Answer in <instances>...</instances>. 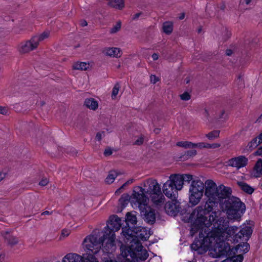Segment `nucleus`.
<instances>
[{"mask_svg": "<svg viewBox=\"0 0 262 262\" xmlns=\"http://www.w3.org/2000/svg\"><path fill=\"white\" fill-rule=\"evenodd\" d=\"M205 195L207 198L206 204L203 206H198L193 211L192 214L196 216L198 220L192 225L190 234L193 236L195 232L204 226L209 227L221 217L220 211H213L214 207L225 199L224 203L220 204L223 211L226 212L228 217L233 221H239L245 211V204L236 197H229L231 189L223 185L217 186L212 180H208L205 182Z\"/></svg>", "mask_w": 262, "mask_h": 262, "instance_id": "f257e3e1", "label": "nucleus"}, {"mask_svg": "<svg viewBox=\"0 0 262 262\" xmlns=\"http://www.w3.org/2000/svg\"><path fill=\"white\" fill-rule=\"evenodd\" d=\"M238 229L235 226L229 227V222L225 217H220L214 224L208 238L211 243H215V251L217 253V256L231 254V247L228 242L238 243L242 238L246 241L252 232L251 227L243 225L239 231L235 234Z\"/></svg>", "mask_w": 262, "mask_h": 262, "instance_id": "f03ea898", "label": "nucleus"}, {"mask_svg": "<svg viewBox=\"0 0 262 262\" xmlns=\"http://www.w3.org/2000/svg\"><path fill=\"white\" fill-rule=\"evenodd\" d=\"M85 253L82 256L70 253L63 258L62 262H98L96 255L98 253V232L97 229L86 236L82 242Z\"/></svg>", "mask_w": 262, "mask_h": 262, "instance_id": "7ed1b4c3", "label": "nucleus"}, {"mask_svg": "<svg viewBox=\"0 0 262 262\" xmlns=\"http://www.w3.org/2000/svg\"><path fill=\"white\" fill-rule=\"evenodd\" d=\"M121 219L116 215L110 217L108 223L105 227L103 237L99 238V245L101 244L103 250L107 253H112L116 248L115 232L118 231L121 226Z\"/></svg>", "mask_w": 262, "mask_h": 262, "instance_id": "20e7f679", "label": "nucleus"}, {"mask_svg": "<svg viewBox=\"0 0 262 262\" xmlns=\"http://www.w3.org/2000/svg\"><path fill=\"white\" fill-rule=\"evenodd\" d=\"M120 250L121 255L126 258V262L145 260L149 256L147 250L138 241H134V244H132L129 246L122 245Z\"/></svg>", "mask_w": 262, "mask_h": 262, "instance_id": "39448f33", "label": "nucleus"}, {"mask_svg": "<svg viewBox=\"0 0 262 262\" xmlns=\"http://www.w3.org/2000/svg\"><path fill=\"white\" fill-rule=\"evenodd\" d=\"M149 199L145 195L134 191L131 196V202L138 207L141 213L144 216L145 220L149 224H152L156 220L155 210L148 206Z\"/></svg>", "mask_w": 262, "mask_h": 262, "instance_id": "423d86ee", "label": "nucleus"}, {"mask_svg": "<svg viewBox=\"0 0 262 262\" xmlns=\"http://www.w3.org/2000/svg\"><path fill=\"white\" fill-rule=\"evenodd\" d=\"M204 183L200 180H192L189 188V203L193 206L199 203L203 194Z\"/></svg>", "mask_w": 262, "mask_h": 262, "instance_id": "0eeeda50", "label": "nucleus"}, {"mask_svg": "<svg viewBox=\"0 0 262 262\" xmlns=\"http://www.w3.org/2000/svg\"><path fill=\"white\" fill-rule=\"evenodd\" d=\"M200 229H202V231L200 232L199 233V238L200 239H195L193 243L191 245V248L194 251H198L200 248H202L203 246H206L207 247H213V251L214 252L213 257H216L215 256V243H211V241L209 240V238H208V236L209 235V234L212 231V229L210 231L208 232L206 235L205 236V235L203 233V228H200ZM199 229L195 232L196 233Z\"/></svg>", "mask_w": 262, "mask_h": 262, "instance_id": "6e6552de", "label": "nucleus"}, {"mask_svg": "<svg viewBox=\"0 0 262 262\" xmlns=\"http://www.w3.org/2000/svg\"><path fill=\"white\" fill-rule=\"evenodd\" d=\"M249 245L246 242H243L241 244H238L236 246L235 248H231V254H224L221 256H217V253L215 252V256L216 257H220L223 256H231L232 254H234L235 253H239V254L236 255V256L238 255H241L243 257V254H245L247 253L249 249ZM233 257H235V256H231V257H228V258H231Z\"/></svg>", "mask_w": 262, "mask_h": 262, "instance_id": "1a4fd4ad", "label": "nucleus"}, {"mask_svg": "<svg viewBox=\"0 0 262 262\" xmlns=\"http://www.w3.org/2000/svg\"><path fill=\"white\" fill-rule=\"evenodd\" d=\"M145 187L148 188L146 189V190L145 188H141L140 192H139L140 194H144V193H148L149 194H151L152 192H159L160 190H161V187L160 185L155 180L149 179L146 181V183L144 184Z\"/></svg>", "mask_w": 262, "mask_h": 262, "instance_id": "9d476101", "label": "nucleus"}, {"mask_svg": "<svg viewBox=\"0 0 262 262\" xmlns=\"http://www.w3.org/2000/svg\"><path fill=\"white\" fill-rule=\"evenodd\" d=\"M248 159L245 156H239L229 159L227 163L228 166L239 169L245 167L248 164Z\"/></svg>", "mask_w": 262, "mask_h": 262, "instance_id": "9b49d317", "label": "nucleus"}, {"mask_svg": "<svg viewBox=\"0 0 262 262\" xmlns=\"http://www.w3.org/2000/svg\"><path fill=\"white\" fill-rule=\"evenodd\" d=\"M163 192L165 195L171 200H175L178 196V192L174 187V186L171 185V182L167 181L163 186Z\"/></svg>", "mask_w": 262, "mask_h": 262, "instance_id": "f8f14e48", "label": "nucleus"}, {"mask_svg": "<svg viewBox=\"0 0 262 262\" xmlns=\"http://www.w3.org/2000/svg\"><path fill=\"white\" fill-rule=\"evenodd\" d=\"M36 38L32 37L30 40L26 41L25 42L21 43L19 50L20 53H26L35 49L38 46L36 44Z\"/></svg>", "mask_w": 262, "mask_h": 262, "instance_id": "ddd939ff", "label": "nucleus"}, {"mask_svg": "<svg viewBox=\"0 0 262 262\" xmlns=\"http://www.w3.org/2000/svg\"><path fill=\"white\" fill-rule=\"evenodd\" d=\"M171 200L165 204V210L168 214L175 215L180 211V202L177 199Z\"/></svg>", "mask_w": 262, "mask_h": 262, "instance_id": "4468645a", "label": "nucleus"}, {"mask_svg": "<svg viewBox=\"0 0 262 262\" xmlns=\"http://www.w3.org/2000/svg\"><path fill=\"white\" fill-rule=\"evenodd\" d=\"M167 181L171 182V185L174 186L177 191L181 190L183 187L184 182L181 174H172Z\"/></svg>", "mask_w": 262, "mask_h": 262, "instance_id": "2eb2a0df", "label": "nucleus"}, {"mask_svg": "<svg viewBox=\"0 0 262 262\" xmlns=\"http://www.w3.org/2000/svg\"><path fill=\"white\" fill-rule=\"evenodd\" d=\"M122 233L127 240V241L125 242L127 243L128 242L130 241V245L132 244H134V241H137L136 239H135V228L133 230L128 227H123L122 229Z\"/></svg>", "mask_w": 262, "mask_h": 262, "instance_id": "dca6fc26", "label": "nucleus"}, {"mask_svg": "<svg viewBox=\"0 0 262 262\" xmlns=\"http://www.w3.org/2000/svg\"><path fill=\"white\" fill-rule=\"evenodd\" d=\"M135 230V239H136L138 242H139V239L143 241H147L149 237L150 234L147 232V231L145 228L138 227L136 228Z\"/></svg>", "mask_w": 262, "mask_h": 262, "instance_id": "f3484780", "label": "nucleus"}, {"mask_svg": "<svg viewBox=\"0 0 262 262\" xmlns=\"http://www.w3.org/2000/svg\"><path fill=\"white\" fill-rule=\"evenodd\" d=\"M151 201L156 205H161L164 202L165 198L161 192V190L159 193L156 192L149 194Z\"/></svg>", "mask_w": 262, "mask_h": 262, "instance_id": "a211bd4d", "label": "nucleus"}, {"mask_svg": "<svg viewBox=\"0 0 262 262\" xmlns=\"http://www.w3.org/2000/svg\"><path fill=\"white\" fill-rule=\"evenodd\" d=\"M121 51L118 48H107L102 51V53L105 55L118 58L121 56Z\"/></svg>", "mask_w": 262, "mask_h": 262, "instance_id": "6ab92c4d", "label": "nucleus"}, {"mask_svg": "<svg viewBox=\"0 0 262 262\" xmlns=\"http://www.w3.org/2000/svg\"><path fill=\"white\" fill-rule=\"evenodd\" d=\"M262 174V159H259L255 163L252 175L253 177L258 178Z\"/></svg>", "mask_w": 262, "mask_h": 262, "instance_id": "aec40b11", "label": "nucleus"}, {"mask_svg": "<svg viewBox=\"0 0 262 262\" xmlns=\"http://www.w3.org/2000/svg\"><path fill=\"white\" fill-rule=\"evenodd\" d=\"M5 242L11 247H13L18 243V238L7 232L4 236Z\"/></svg>", "mask_w": 262, "mask_h": 262, "instance_id": "412c9836", "label": "nucleus"}, {"mask_svg": "<svg viewBox=\"0 0 262 262\" xmlns=\"http://www.w3.org/2000/svg\"><path fill=\"white\" fill-rule=\"evenodd\" d=\"M261 143H262V133L249 142L247 144V147L252 150Z\"/></svg>", "mask_w": 262, "mask_h": 262, "instance_id": "4be33fe9", "label": "nucleus"}, {"mask_svg": "<svg viewBox=\"0 0 262 262\" xmlns=\"http://www.w3.org/2000/svg\"><path fill=\"white\" fill-rule=\"evenodd\" d=\"M108 5L118 10H122L124 7V0H111L108 3Z\"/></svg>", "mask_w": 262, "mask_h": 262, "instance_id": "5701e85b", "label": "nucleus"}, {"mask_svg": "<svg viewBox=\"0 0 262 262\" xmlns=\"http://www.w3.org/2000/svg\"><path fill=\"white\" fill-rule=\"evenodd\" d=\"M90 63L86 62L77 61L73 63L72 69L77 70H87L89 69Z\"/></svg>", "mask_w": 262, "mask_h": 262, "instance_id": "b1692460", "label": "nucleus"}, {"mask_svg": "<svg viewBox=\"0 0 262 262\" xmlns=\"http://www.w3.org/2000/svg\"><path fill=\"white\" fill-rule=\"evenodd\" d=\"M173 24L171 21H165L162 25V30L167 35H170L173 31Z\"/></svg>", "mask_w": 262, "mask_h": 262, "instance_id": "393cba45", "label": "nucleus"}, {"mask_svg": "<svg viewBox=\"0 0 262 262\" xmlns=\"http://www.w3.org/2000/svg\"><path fill=\"white\" fill-rule=\"evenodd\" d=\"M237 184L243 191L249 194L254 192V189L245 182H237Z\"/></svg>", "mask_w": 262, "mask_h": 262, "instance_id": "a878e982", "label": "nucleus"}, {"mask_svg": "<svg viewBox=\"0 0 262 262\" xmlns=\"http://www.w3.org/2000/svg\"><path fill=\"white\" fill-rule=\"evenodd\" d=\"M84 105L91 110H95L98 106V103L94 98H88L85 100Z\"/></svg>", "mask_w": 262, "mask_h": 262, "instance_id": "bb28decb", "label": "nucleus"}, {"mask_svg": "<svg viewBox=\"0 0 262 262\" xmlns=\"http://www.w3.org/2000/svg\"><path fill=\"white\" fill-rule=\"evenodd\" d=\"M125 221L127 225L129 224L135 225L137 222L136 215L133 213L127 212L126 214Z\"/></svg>", "mask_w": 262, "mask_h": 262, "instance_id": "cd10ccee", "label": "nucleus"}, {"mask_svg": "<svg viewBox=\"0 0 262 262\" xmlns=\"http://www.w3.org/2000/svg\"><path fill=\"white\" fill-rule=\"evenodd\" d=\"M177 146L184 148H193V143L189 141H179L176 144Z\"/></svg>", "mask_w": 262, "mask_h": 262, "instance_id": "c85d7f7f", "label": "nucleus"}, {"mask_svg": "<svg viewBox=\"0 0 262 262\" xmlns=\"http://www.w3.org/2000/svg\"><path fill=\"white\" fill-rule=\"evenodd\" d=\"M117 176V172L115 171H112L110 172L107 177L105 179V182L108 184L112 183Z\"/></svg>", "mask_w": 262, "mask_h": 262, "instance_id": "c756f323", "label": "nucleus"}, {"mask_svg": "<svg viewBox=\"0 0 262 262\" xmlns=\"http://www.w3.org/2000/svg\"><path fill=\"white\" fill-rule=\"evenodd\" d=\"M220 132L219 130H213L206 135V137L210 140H214L219 137Z\"/></svg>", "mask_w": 262, "mask_h": 262, "instance_id": "7c9ffc66", "label": "nucleus"}, {"mask_svg": "<svg viewBox=\"0 0 262 262\" xmlns=\"http://www.w3.org/2000/svg\"><path fill=\"white\" fill-rule=\"evenodd\" d=\"M49 36V33L47 32H43L41 34H40L39 36H33V38H36L37 41H36V44L37 46L39 44V42L40 41H42L44 40L45 39L48 38Z\"/></svg>", "mask_w": 262, "mask_h": 262, "instance_id": "2f4dec72", "label": "nucleus"}, {"mask_svg": "<svg viewBox=\"0 0 262 262\" xmlns=\"http://www.w3.org/2000/svg\"><path fill=\"white\" fill-rule=\"evenodd\" d=\"M120 86L118 83H117L114 86L112 92V99H116L117 96L119 93Z\"/></svg>", "mask_w": 262, "mask_h": 262, "instance_id": "473e14b6", "label": "nucleus"}, {"mask_svg": "<svg viewBox=\"0 0 262 262\" xmlns=\"http://www.w3.org/2000/svg\"><path fill=\"white\" fill-rule=\"evenodd\" d=\"M243 257L241 255H238L233 257L231 258H226L221 262H242Z\"/></svg>", "mask_w": 262, "mask_h": 262, "instance_id": "72a5a7b5", "label": "nucleus"}, {"mask_svg": "<svg viewBox=\"0 0 262 262\" xmlns=\"http://www.w3.org/2000/svg\"><path fill=\"white\" fill-rule=\"evenodd\" d=\"M121 27V22L120 21H117L116 24L111 29L110 33L111 34H115L117 33L120 30Z\"/></svg>", "mask_w": 262, "mask_h": 262, "instance_id": "f704fd0d", "label": "nucleus"}, {"mask_svg": "<svg viewBox=\"0 0 262 262\" xmlns=\"http://www.w3.org/2000/svg\"><path fill=\"white\" fill-rule=\"evenodd\" d=\"M181 99L184 101H188L191 98V96L189 93L185 92L180 95Z\"/></svg>", "mask_w": 262, "mask_h": 262, "instance_id": "c9c22d12", "label": "nucleus"}, {"mask_svg": "<svg viewBox=\"0 0 262 262\" xmlns=\"http://www.w3.org/2000/svg\"><path fill=\"white\" fill-rule=\"evenodd\" d=\"M181 176L183 177V180L184 181L189 182L190 181H192L193 179V176L191 174H181Z\"/></svg>", "mask_w": 262, "mask_h": 262, "instance_id": "e433bc0d", "label": "nucleus"}, {"mask_svg": "<svg viewBox=\"0 0 262 262\" xmlns=\"http://www.w3.org/2000/svg\"><path fill=\"white\" fill-rule=\"evenodd\" d=\"M134 181L133 179H129L127 182H126L124 184H123L119 188H118L115 192V193H120V190L125 186L127 185H129L130 184H132Z\"/></svg>", "mask_w": 262, "mask_h": 262, "instance_id": "4c0bfd02", "label": "nucleus"}, {"mask_svg": "<svg viewBox=\"0 0 262 262\" xmlns=\"http://www.w3.org/2000/svg\"><path fill=\"white\" fill-rule=\"evenodd\" d=\"M100 120L103 122L106 126H108L111 123L110 117L105 118L103 116H101L100 117Z\"/></svg>", "mask_w": 262, "mask_h": 262, "instance_id": "58836bf2", "label": "nucleus"}, {"mask_svg": "<svg viewBox=\"0 0 262 262\" xmlns=\"http://www.w3.org/2000/svg\"><path fill=\"white\" fill-rule=\"evenodd\" d=\"M144 141V139L143 137H139L134 143V145H140L143 144Z\"/></svg>", "mask_w": 262, "mask_h": 262, "instance_id": "ea45409f", "label": "nucleus"}, {"mask_svg": "<svg viewBox=\"0 0 262 262\" xmlns=\"http://www.w3.org/2000/svg\"><path fill=\"white\" fill-rule=\"evenodd\" d=\"M150 82H158L161 80L159 77L152 74L150 75Z\"/></svg>", "mask_w": 262, "mask_h": 262, "instance_id": "a19ab883", "label": "nucleus"}, {"mask_svg": "<svg viewBox=\"0 0 262 262\" xmlns=\"http://www.w3.org/2000/svg\"><path fill=\"white\" fill-rule=\"evenodd\" d=\"M193 148L196 147H199L200 148H205V143H193Z\"/></svg>", "mask_w": 262, "mask_h": 262, "instance_id": "79ce46f5", "label": "nucleus"}, {"mask_svg": "<svg viewBox=\"0 0 262 262\" xmlns=\"http://www.w3.org/2000/svg\"><path fill=\"white\" fill-rule=\"evenodd\" d=\"M48 183L49 181L47 180V179H43L39 182V185L41 186H45L48 184Z\"/></svg>", "mask_w": 262, "mask_h": 262, "instance_id": "37998d69", "label": "nucleus"}, {"mask_svg": "<svg viewBox=\"0 0 262 262\" xmlns=\"http://www.w3.org/2000/svg\"><path fill=\"white\" fill-rule=\"evenodd\" d=\"M112 154V150L111 148H107L105 149L104 155L105 156H108Z\"/></svg>", "mask_w": 262, "mask_h": 262, "instance_id": "c03bdc74", "label": "nucleus"}, {"mask_svg": "<svg viewBox=\"0 0 262 262\" xmlns=\"http://www.w3.org/2000/svg\"><path fill=\"white\" fill-rule=\"evenodd\" d=\"M8 112V110L6 107H3L0 106V114L3 115H6Z\"/></svg>", "mask_w": 262, "mask_h": 262, "instance_id": "a18cd8bd", "label": "nucleus"}, {"mask_svg": "<svg viewBox=\"0 0 262 262\" xmlns=\"http://www.w3.org/2000/svg\"><path fill=\"white\" fill-rule=\"evenodd\" d=\"M255 156H262V146L259 147L254 152Z\"/></svg>", "mask_w": 262, "mask_h": 262, "instance_id": "49530a36", "label": "nucleus"}, {"mask_svg": "<svg viewBox=\"0 0 262 262\" xmlns=\"http://www.w3.org/2000/svg\"><path fill=\"white\" fill-rule=\"evenodd\" d=\"M69 234L70 232L69 230L66 229H63L62 230L61 235L63 236V237L68 236L69 235Z\"/></svg>", "mask_w": 262, "mask_h": 262, "instance_id": "de8ad7c7", "label": "nucleus"}, {"mask_svg": "<svg viewBox=\"0 0 262 262\" xmlns=\"http://www.w3.org/2000/svg\"><path fill=\"white\" fill-rule=\"evenodd\" d=\"M196 154V151L195 150H191L187 151V155L190 156H193Z\"/></svg>", "mask_w": 262, "mask_h": 262, "instance_id": "09e8293b", "label": "nucleus"}, {"mask_svg": "<svg viewBox=\"0 0 262 262\" xmlns=\"http://www.w3.org/2000/svg\"><path fill=\"white\" fill-rule=\"evenodd\" d=\"M80 25L81 27H85L88 25L87 21L84 19H81L80 21Z\"/></svg>", "mask_w": 262, "mask_h": 262, "instance_id": "8fccbe9b", "label": "nucleus"}, {"mask_svg": "<svg viewBox=\"0 0 262 262\" xmlns=\"http://www.w3.org/2000/svg\"><path fill=\"white\" fill-rule=\"evenodd\" d=\"M225 54L227 56H230L233 54V51L230 49H228L226 50Z\"/></svg>", "mask_w": 262, "mask_h": 262, "instance_id": "3c124183", "label": "nucleus"}, {"mask_svg": "<svg viewBox=\"0 0 262 262\" xmlns=\"http://www.w3.org/2000/svg\"><path fill=\"white\" fill-rule=\"evenodd\" d=\"M142 12H139V13H137L136 14H135L134 16H133V19H138L139 16L140 15H141L142 14Z\"/></svg>", "mask_w": 262, "mask_h": 262, "instance_id": "603ef678", "label": "nucleus"}, {"mask_svg": "<svg viewBox=\"0 0 262 262\" xmlns=\"http://www.w3.org/2000/svg\"><path fill=\"white\" fill-rule=\"evenodd\" d=\"M237 80L239 81H244V74L240 73L237 76Z\"/></svg>", "mask_w": 262, "mask_h": 262, "instance_id": "864d4df0", "label": "nucleus"}, {"mask_svg": "<svg viewBox=\"0 0 262 262\" xmlns=\"http://www.w3.org/2000/svg\"><path fill=\"white\" fill-rule=\"evenodd\" d=\"M221 146V144L219 143H213L211 144V148H216Z\"/></svg>", "mask_w": 262, "mask_h": 262, "instance_id": "5fc2aeb1", "label": "nucleus"}, {"mask_svg": "<svg viewBox=\"0 0 262 262\" xmlns=\"http://www.w3.org/2000/svg\"><path fill=\"white\" fill-rule=\"evenodd\" d=\"M151 57L154 60H156L158 59V55L157 53H154Z\"/></svg>", "mask_w": 262, "mask_h": 262, "instance_id": "6e6d98bb", "label": "nucleus"}, {"mask_svg": "<svg viewBox=\"0 0 262 262\" xmlns=\"http://www.w3.org/2000/svg\"><path fill=\"white\" fill-rule=\"evenodd\" d=\"M52 212H50V211H45L44 212H43L42 213H41V215H49V214H51Z\"/></svg>", "mask_w": 262, "mask_h": 262, "instance_id": "4d7b16f0", "label": "nucleus"}, {"mask_svg": "<svg viewBox=\"0 0 262 262\" xmlns=\"http://www.w3.org/2000/svg\"><path fill=\"white\" fill-rule=\"evenodd\" d=\"M185 13H182L181 14H180V16H179V19L180 20H182L185 17Z\"/></svg>", "mask_w": 262, "mask_h": 262, "instance_id": "13d9d810", "label": "nucleus"}, {"mask_svg": "<svg viewBox=\"0 0 262 262\" xmlns=\"http://www.w3.org/2000/svg\"><path fill=\"white\" fill-rule=\"evenodd\" d=\"M205 148H211V144L205 143Z\"/></svg>", "mask_w": 262, "mask_h": 262, "instance_id": "bf43d9fd", "label": "nucleus"}, {"mask_svg": "<svg viewBox=\"0 0 262 262\" xmlns=\"http://www.w3.org/2000/svg\"><path fill=\"white\" fill-rule=\"evenodd\" d=\"M226 33H227V38H226V39H227L228 38H229L230 36H231V33L230 32L228 31V30H227L226 29Z\"/></svg>", "mask_w": 262, "mask_h": 262, "instance_id": "052dcab7", "label": "nucleus"}, {"mask_svg": "<svg viewBox=\"0 0 262 262\" xmlns=\"http://www.w3.org/2000/svg\"><path fill=\"white\" fill-rule=\"evenodd\" d=\"M191 80L190 78L188 76H187L185 79H184V82H190Z\"/></svg>", "mask_w": 262, "mask_h": 262, "instance_id": "680f3d73", "label": "nucleus"}, {"mask_svg": "<svg viewBox=\"0 0 262 262\" xmlns=\"http://www.w3.org/2000/svg\"><path fill=\"white\" fill-rule=\"evenodd\" d=\"M262 121V114L260 115V116L257 118L256 121L257 122H260Z\"/></svg>", "mask_w": 262, "mask_h": 262, "instance_id": "e2e57ef3", "label": "nucleus"}, {"mask_svg": "<svg viewBox=\"0 0 262 262\" xmlns=\"http://www.w3.org/2000/svg\"><path fill=\"white\" fill-rule=\"evenodd\" d=\"M225 5H222L221 7V9L222 10H224V9H225Z\"/></svg>", "mask_w": 262, "mask_h": 262, "instance_id": "0e129e2a", "label": "nucleus"}, {"mask_svg": "<svg viewBox=\"0 0 262 262\" xmlns=\"http://www.w3.org/2000/svg\"><path fill=\"white\" fill-rule=\"evenodd\" d=\"M251 0H245V3L247 5L249 4L251 2Z\"/></svg>", "mask_w": 262, "mask_h": 262, "instance_id": "69168bd1", "label": "nucleus"}, {"mask_svg": "<svg viewBox=\"0 0 262 262\" xmlns=\"http://www.w3.org/2000/svg\"><path fill=\"white\" fill-rule=\"evenodd\" d=\"M202 31V28L201 27H200L198 29V33H200Z\"/></svg>", "mask_w": 262, "mask_h": 262, "instance_id": "338daca9", "label": "nucleus"}, {"mask_svg": "<svg viewBox=\"0 0 262 262\" xmlns=\"http://www.w3.org/2000/svg\"><path fill=\"white\" fill-rule=\"evenodd\" d=\"M105 262H117V261L116 260H107Z\"/></svg>", "mask_w": 262, "mask_h": 262, "instance_id": "774afa93", "label": "nucleus"}]
</instances>
